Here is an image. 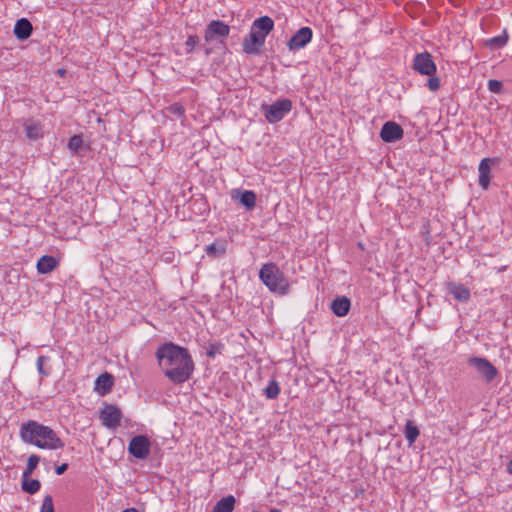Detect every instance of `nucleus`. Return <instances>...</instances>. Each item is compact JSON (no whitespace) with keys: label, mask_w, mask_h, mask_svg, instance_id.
Listing matches in <instances>:
<instances>
[{"label":"nucleus","mask_w":512,"mask_h":512,"mask_svg":"<svg viewBox=\"0 0 512 512\" xmlns=\"http://www.w3.org/2000/svg\"><path fill=\"white\" fill-rule=\"evenodd\" d=\"M68 468L67 463H63L62 465L56 467L55 472L57 475H62Z\"/></svg>","instance_id":"obj_36"},{"label":"nucleus","mask_w":512,"mask_h":512,"mask_svg":"<svg viewBox=\"0 0 512 512\" xmlns=\"http://www.w3.org/2000/svg\"><path fill=\"white\" fill-rule=\"evenodd\" d=\"M82 145H83L82 136L74 135L69 139L67 146L71 152L76 153L82 147Z\"/></svg>","instance_id":"obj_26"},{"label":"nucleus","mask_w":512,"mask_h":512,"mask_svg":"<svg viewBox=\"0 0 512 512\" xmlns=\"http://www.w3.org/2000/svg\"><path fill=\"white\" fill-rule=\"evenodd\" d=\"M122 413L120 409L114 405H105L100 410L99 418L103 426L109 429H115L119 426L121 421Z\"/></svg>","instance_id":"obj_9"},{"label":"nucleus","mask_w":512,"mask_h":512,"mask_svg":"<svg viewBox=\"0 0 512 512\" xmlns=\"http://www.w3.org/2000/svg\"><path fill=\"white\" fill-rule=\"evenodd\" d=\"M198 43L199 38L196 35H190L185 42L186 52L191 53Z\"/></svg>","instance_id":"obj_32"},{"label":"nucleus","mask_w":512,"mask_h":512,"mask_svg":"<svg viewBox=\"0 0 512 512\" xmlns=\"http://www.w3.org/2000/svg\"><path fill=\"white\" fill-rule=\"evenodd\" d=\"M206 253L212 257H218L225 253V246H218L216 243H212L206 247Z\"/></svg>","instance_id":"obj_27"},{"label":"nucleus","mask_w":512,"mask_h":512,"mask_svg":"<svg viewBox=\"0 0 512 512\" xmlns=\"http://www.w3.org/2000/svg\"><path fill=\"white\" fill-rule=\"evenodd\" d=\"M40 462V456L37 454H31L28 457L26 468L23 471L22 478H28L34 470L37 468Z\"/></svg>","instance_id":"obj_22"},{"label":"nucleus","mask_w":512,"mask_h":512,"mask_svg":"<svg viewBox=\"0 0 512 512\" xmlns=\"http://www.w3.org/2000/svg\"><path fill=\"white\" fill-rule=\"evenodd\" d=\"M488 89L493 93H500L502 90V83L498 80L491 79L488 81Z\"/></svg>","instance_id":"obj_33"},{"label":"nucleus","mask_w":512,"mask_h":512,"mask_svg":"<svg viewBox=\"0 0 512 512\" xmlns=\"http://www.w3.org/2000/svg\"><path fill=\"white\" fill-rule=\"evenodd\" d=\"M32 25L26 18L16 21L14 26V34L19 40H26L32 34Z\"/></svg>","instance_id":"obj_18"},{"label":"nucleus","mask_w":512,"mask_h":512,"mask_svg":"<svg viewBox=\"0 0 512 512\" xmlns=\"http://www.w3.org/2000/svg\"><path fill=\"white\" fill-rule=\"evenodd\" d=\"M262 283L273 293L286 295L290 291L289 280L274 263L264 264L259 271Z\"/></svg>","instance_id":"obj_4"},{"label":"nucleus","mask_w":512,"mask_h":512,"mask_svg":"<svg viewBox=\"0 0 512 512\" xmlns=\"http://www.w3.org/2000/svg\"><path fill=\"white\" fill-rule=\"evenodd\" d=\"M412 67L417 73L425 76H433L437 71L436 64L431 54L428 52L416 54L413 59Z\"/></svg>","instance_id":"obj_7"},{"label":"nucleus","mask_w":512,"mask_h":512,"mask_svg":"<svg viewBox=\"0 0 512 512\" xmlns=\"http://www.w3.org/2000/svg\"><path fill=\"white\" fill-rule=\"evenodd\" d=\"M265 118L269 123L281 121L292 109V102L289 99H281L271 105L263 106Z\"/></svg>","instance_id":"obj_5"},{"label":"nucleus","mask_w":512,"mask_h":512,"mask_svg":"<svg viewBox=\"0 0 512 512\" xmlns=\"http://www.w3.org/2000/svg\"><path fill=\"white\" fill-rule=\"evenodd\" d=\"M40 512H54L53 499L50 495L44 497Z\"/></svg>","instance_id":"obj_29"},{"label":"nucleus","mask_w":512,"mask_h":512,"mask_svg":"<svg viewBox=\"0 0 512 512\" xmlns=\"http://www.w3.org/2000/svg\"><path fill=\"white\" fill-rule=\"evenodd\" d=\"M129 453L137 459H145L150 453V441L144 435H137L130 440Z\"/></svg>","instance_id":"obj_8"},{"label":"nucleus","mask_w":512,"mask_h":512,"mask_svg":"<svg viewBox=\"0 0 512 512\" xmlns=\"http://www.w3.org/2000/svg\"><path fill=\"white\" fill-rule=\"evenodd\" d=\"M240 203L248 210H251L256 205V194L253 191H244L240 196Z\"/></svg>","instance_id":"obj_23"},{"label":"nucleus","mask_w":512,"mask_h":512,"mask_svg":"<svg viewBox=\"0 0 512 512\" xmlns=\"http://www.w3.org/2000/svg\"><path fill=\"white\" fill-rule=\"evenodd\" d=\"M59 264V261L50 255H44L37 261V272L39 274H48L52 272Z\"/></svg>","instance_id":"obj_16"},{"label":"nucleus","mask_w":512,"mask_h":512,"mask_svg":"<svg viewBox=\"0 0 512 512\" xmlns=\"http://www.w3.org/2000/svg\"><path fill=\"white\" fill-rule=\"evenodd\" d=\"M113 384H114L113 376L111 374L105 372V373L99 375L97 377V379L95 380L94 390L99 395L104 396L112 390Z\"/></svg>","instance_id":"obj_15"},{"label":"nucleus","mask_w":512,"mask_h":512,"mask_svg":"<svg viewBox=\"0 0 512 512\" xmlns=\"http://www.w3.org/2000/svg\"><path fill=\"white\" fill-rule=\"evenodd\" d=\"M507 472L509 474H512V459L509 461V463L507 464Z\"/></svg>","instance_id":"obj_37"},{"label":"nucleus","mask_w":512,"mask_h":512,"mask_svg":"<svg viewBox=\"0 0 512 512\" xmlns=\"http://www.w3.org/2000/svg\"><path fill=\"white\" fill-rule=\"evenodd\" d=\"M404 131L402 127L393 121L384 123L380 131L381 139L386 143H392L402 139Z\"/></svg>","instance_id":"obj_12"},{"label":"nucleus","mask_w":512,"mask_h":512,"mask_svg":"<svg viewBox=\"0 0 512 512\" xmlns=\"http://www.w3.org/2000/svg\"><path fill=\"white\" fill-rule=\"evenodd\" d=\"M26 137L30 140H38L44 136V126L41 122L28 119L24 122Z\"/></svg>","instance_id":"obj_14"},{"label":"nucleus","mask_w":512,"mask_h":512,"mask_svg":"<svg viewBox=\"0 0 512 512\" xmlns=\"http://www.w3.org/2000/svg\"><path fill=\"white\" fill-rule=\"evenodd\" d=\"M496 159L484 158L480 161L479 171V185L482 189L487 190L491 180V168L495 165Z\"/></svg>","instance_id":"obj_13"},{"label":"nucleus","mask_w":512,"mask_h":512,"mask_svg":"<svg viewBox=\"0 0 512 512\" xmlns=\"http://www.w3.org/2000/svg\"><path fill=\"white\" fill-rule=\"evenodd\" d=\"M169 111L174 113V114H177L178 116H181L184 114V108L182 105L180 104H173L169 107Z\"/></svg>","instance_id":"obj_34"},{"label":"nucleus","mask_w":512,"mask_h":512,"mask_svg":"<svg viewBox=\"0 0 512 512\" xmlns=\"http://www.w3.org/2000/svg\"><path fill=\"white\" fill-rule=\"evenodd\" d=\"M428 77H429V79L427 81V87L432 92L437 91L441 86L440 79L438 77H436L435 74L433 76H428Z\"/></svg>","instance_id":"obj_30"},{"label":"nucleus","mask_w":512,"mask_h":512,"mask_svg":"<svg viewBox=\"0 0 512 512\" xmlns=\"http://www.w3.org/2000/svg\"><path fill=\"white\" fill-rule=\"evenodd\" d=\"M220 345H211L210 348L207 350V355L209 357H214L216 353H220Z\"/></svg>","instance_id":"obj_35"},{"label":"nucleus","mask_w":512,"mask_h":512,"mask_svg":"<svg viewBox=\"0 0 512 512\" xmlns=\"http://www.w3.org/2000/svg\"><path fill=\"white\" fill-rule=\"evenodd\" d=\"M508 40L507 35H499L496 37H493L489 40V44L494 47H502L506 44Z\"/></svg>","instance_id":"obj_31"},{"label":"nucleus","mask_w":512,"mask_h":512,"mask_svg":"<svg viewBox=\"0 0 512 512\" xmlns=\"http://www.w3.org/2000/svg\"><path fill=\"white\" fill-rule=\"evenodd\" d=\"M122 512H138L137 509L135 508H128V509H125L124 511Z\"/></svg>","instance_id":"obj_38"},{"label":"nucleus","mask_w":512,"mask_h":512,"mask_svg":"<svg viewBox=\"0 0 512 512\" xmlns=\"http://www.w3.org/2000/svg\"><path fill=\"white\" fill-rule=\"evenodd\" d=\"M50 358L48 356L41 355L37 358L36 366L38 373L41 377H46L49 375V372L45 370L44 365L49 362Z\"/></svg>","instance_id":"obj_28"},{"label":"nucleus","mask_w":512,"mask_h":512,"mask_svg":"<svg viewBox=\"0 0 512 512\" xmlns=\"http://www.w3.org/2000/svg\"><path fill=\"white\" fill-rule=\"evenodd\" d=\"M350 300L347 297H337L331 304L333 313L339 317L347 315L350 309Z\"/></svg>","instance_id":"obj_19"},{"label":"nucleus","mask_w":512,"mask_h":512,"mask_svg":"<svg viewBox=\"0 0 512 512\" xmlns=\"http://www.w3.org/2000/svg\"><path fill=\"white\" fill-rule=\"evenodd\" d=\"M312 37V29L310 27H302L288 41V49L293 52L300 50L311 42Z\"/></svg>","instance_id":"obj_11"},{"label":"nucleus","mask_w":512,"mask_h":512,"mask_svg":"<svg viewBox=\"0 0 512 512\" xmlns=\"http://www.w3.org/2000/svg\"><path fill=\"white\" fill-rule=\"evenodd\" d=\"M468 365L475 368L487 382H492L498 374L496 367L483 357H470Z\"/></svg>","instance_id":"obj_6"},{"label":"nucleus","mask_w":512,"mask_h":512,"mask_svg":"<svg viewBox=\"0 0 512 512\" xmlns=\"http://www.w3.org/2000/svg\"><path fill=\"white\" fill-rule=\"evenodd\" d=\"M447 288L449 293L460 302H467L470 299V290L463 284L452 282L448 284Z\"/></svg>","instance_id":"obj_17"},{"label":"nucleus","mask_w":512,"mask_h":512,"mask_svg":"<svg viewBox=\"0 0 512 512\" xmlns=\"http://www.w3.org/2000/svg\"><path fill=\"white\" fill-rule=\"evenodd\" d=\"M19 435L24 443L43 450H59L65 445L64 441L51 427L35 420L22 423Z\"/></svg>","instance_id":"obj_2"},{"label":"nucleus","mask_w":512,"mask_h":512,"mask_svg":"<svg viewBox=\"0 0 512 512\" xmlns=\"http://www.w3.org/2000/svg\"><path fill=\"white\" fill-rule=\"evenodd\" d=\"M280 391L281 389L278 381L272 379L267 385V387L264 389V395L266 396V398L273 400L279 396Z\"/></svg>","instance_id":"obj_24"},{"label":"nucleus","mask_w":512,"mask_h":512,"mask_svg":"<svg viewBox=\"0 0 512 512\" xmlns=\"http://www.w3.org/2000/svg\"><path fill=\"white\" fill-rule=\"evenodd\" d=\"M230 32V28L227 24L220 20L211 21L205 30V41L212 42L215 39H225Z\"/></svg>","instance_id":"obj_10"},{"label":"nucleus","mask_w":512,"mask_h":512,"mask_svg":"<svg viewBox=\"0 0 512 512\" xmlns=\"http://www.w3.org/2000/svg\"><path fill=\"white\" fill-rule=\"evenodd\" d=\"M404 435L409 445H412L420 435L418 427L411 420L406 421Z\"/></svg>","instance_id":"obj_21"},{"label":"nucleus","mask_w":512,"mask_h":512,"mask_svg":"<svg viewBox=\"0 0 512 512\" xmlns=\"http://www.w3.org/2000/svg\"><path fill=\"white\" fill-rule=\"evenodd\" d=\"M273 28L274 21L269 16H262L255 19L251 25L249 35L243 40V51L247 54H257Z\"/></svg>","instance_id":"obj_3"},{"label":"nucleus","mask_w":512,"mask_h":512,"mask_svg":"<svg viewBox=\"0 0 512 512\" xmlns=\"http://www.w3.org/2000/svg\"><path fill=\"white\" fill-rule=\"evenodd\" d=\"M156 358L164 375L173 383L187 381L194 369L193 360L187 349L174 343H165L156 351Z\"/></svg>","instance_id":"obj_1"},{"label":"nucleus","mask_w":512,"mask_h":512,"mask_svg":"<svg viewBox=\"0 0 512 512\" xmlns=\"http://www.w3.org/2000/svg\"><path fill=\"white\" fill-rule=\"evenodd\" d=\"M236 499L233 495L221 498L214 506L213 512H233Z\"/></svg>","instance_id":"obj_20"},{"label":"nucleus","mask_w":512,"mask_h":512,"mask_svg":"<svg viewBox=\"0 0 512 512\" xmlns=\"http://www.w3.org/2000/svg\"><path fill=\"white\" fill-rule=\"evenodd\" d=\"M40 487L41 483L37 479H29L28 477L22 480V489L29 494H35L40 490Z\"/></svg>","instance_id":"obj_25"}]
</instances>
